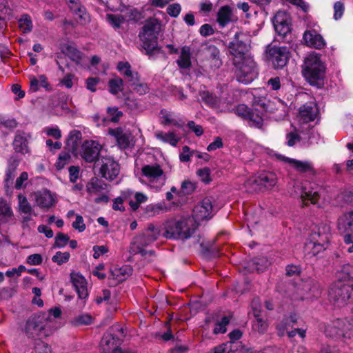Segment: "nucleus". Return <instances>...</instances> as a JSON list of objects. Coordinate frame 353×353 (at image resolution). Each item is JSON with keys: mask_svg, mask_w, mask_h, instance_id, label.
I'll list each match as a JSON object with an SVG mask.
<instances>
[{"mask_svg": "<svg viewBox=\"0 0 353 353\" xmlns=\"http://www.w3.org/2000/svg\"><path fill=\"white\" fill-rule=\"evenodd\" d=\"M236 350L235 345L232 341L214 347L211 353H234Z\"/></svg>", "mask_w": 353, "mask_h": 353, "instance_id": "8fccbe9b", "label": "nucleus"}, {"mask_svg": "<svg viewBox=\"0 0 353 353\" xmlns=\"http://www.w3.org/2000/svg\"><path fill=\"white\" fill-rule=\"evenodd\" d=\"M276 157L279 160L291 165L299 172H314L313 165L309 161H298L294 159L286 157L282 154H276Z\"/></svg>", "mask_w": 353, "mask_h": 353, "instance_id": "5701e85b", "label": "nucleus"}, {"mask_svg": "<svg viewBox=\"0 0 353 353\" xmlns=\"http://www.w3.org/2000/svg\"><path fill=\"white\" fill-rule=\"evenodd\" d=\"M228 50L232 56L233 62L236 61V59L241 60L246 57H250L247 54L248 46L239 39V35L237 33L234 35L233 40L229 43Z\"/></svg>", "mask_w": 353, "mask_h": 353, "instance_id": "4468645a", "label": "nucleus"}, {"mask_svg": "<svg viewBox=\"0 0 353 353\" xmlns=\"http://www.w3.org/2000/svg\"><path fill=\"white\" fill-rule=\"evenodd\" d=\"M353 284L343 281H336L329 290V300L333 305L341 307L347 304L352 297Z\"/></svg>", "mask_w": 353, "mask_h": 353, "instance_id": "6e6552de", "label": "nucleus"}, {"mask_svg": "<svg viewBox=\"0 0 353 353\" xmlns=\"http://www.w3.org/2000/svg\"><path fill=\"white\" fill-rule=\"evenodd\" d=\"M205 54L210 59L212 68H219L222 65V61L219 57V50L215 46H208L205 48Z\"/></svg>", "mask_w": 353, "mask_h": 353, "instance_id": "2f4dec72", "label": "nucleus"}, {"mask_svg": "<svg viewBox=\"0 0 353 353\" xmlns=\"http://www.w3.org/2000/svg\"><path fill=\"white\" fill-rule=\"evenodd\" d=\"M191 54H192L190 47L186 46L182 47L181 49L179 57L176 61L179 68L188 69L191 67Z\"/></svg>", "mask_w": 353, "mask_h": 353, "instance_id": "72a5a7b5", "label": "nucleus"}, {"mask_svg": "<svg viewBox=\"0 0 353 353\" xmlns=\"http://www.w3.org/2000/svg\"><path fill=\"white\" fill-rule=\"evenodd\" d=\"M101 148V145L96 141H85L81 145L80 155L86 162H94L98 159Z\"/></svg>", "mask_w": 353, "mask_h": 353, "instance_id": "f8f14e48", "label": "nucleus"}, {"mask_svg": "<svg viewBox=\"0 0 353 353\" xmlns=\"http://www.w3.org/2000/svg\"><path fill=\"white\" fill-rule=\"evenodd\" d=\"M212 216V201L209 198H205L194 208L191 218L193 219L196 223L199 224L200 221L210 219Z\"/></svg>", "mask_w": 353, "mask_h": 353, "instance_id": "ddd939ff", "label": "nucleus"}, {"mask_svg": "<svg viewBox=\"0 0 353 353\" xmlns=\"http://www.w3.org/2000/svg\"><path fill=\"white\" fill-rule=\"evenodd\" d=\"M337 281H343L352 283L353 277V265L345 264L336 273Z\"/></svg>", "mask_w": 353, "mask_h": 353, "instance_id": "c9c22d12", "label": "nucleus"}, {"mask_svg": "<svg viewBox=\"0 0 353 353\" xmlns=\"http://www.w3.org/2000/svg\"><path fill=\"white\" fill-rule=\"evenodd\" d=\"M119 339L114 335L107 333L103 336L100 347L102 353H110L119 344Z\"/></svg>", "mask_w": 353, "mask_h": 353, "instance_id": "7c9ffc66", "label": "nucleus"}, {"mask_svg": "<svg viewBox=\"0 0 353 353\" xmlns=\"http://www.w3.org/2000/svg\"><path fill=\"white\" fill-rule=\"evenodd\" d=\"M81 139V133L78 130H72L69 134L67 143L72 150H74Z\"/></svg>", "mask_w": 353, "mask_h": 353, "instance_id": "4d7b16f0", "label": "nucleus"}, {"mask_svg": "<svg viewBox=\"0 0 353 353\" xmlns=\"http://www.w3.org/2000/svg\"><path fill=\"white\" fill-rule=\"evenodd\" d=\"M79 19L81 23H85L90 21V16L83 6H80L77 10L73 12Z\"/></svg>", "mask_w": 353, "mask_h": 353, "instance_id": "0e129e2a", "label": "nucleus"}, {"mask_svg": "<svg viewBox=\"0 0 353 353\" xmlns=\"http://www.w3.org/2000/svg\"><path fill=\"white\" fill-rule=\"evenodd\" d=\"M34 201L37 205L43 209H48L51 208L54 203V199L52 194L47 190L35 192Z\"/></svg>", "mask_w": 353, "mask_h": 353, "instance_id": "bb28decb", "label": "nucleus"}, {"mask_svg": "<svg viewBox=\"0 0 353 353\" xmlns=\"http://www.w3.org/2000/svg\"><path fill=\"white\" fill-rule=\"evenodd\" d=\"M230 319L228 316H223L221 321L218 322L215 327L214 328L213 332L215 334H224L226 332V326L228 325Z\"/></svg>", "mask_w": 353, "mask_h": 353, "instance_id": "bf43d9fd", "label": "nucleus"}, {"mask_svg": "<svg viewBox=\"0 0 353 353\" xmlns=\"http://www.w3.org/2000/svg\"><path fill=\"white\" fill-rule=\"evenodd\" d=\"M196 174L201 181L205 183H209L212 180L210 177V170L208 168L198 170Z\"/></svg>", "mask_w": 353, "mask_h": 353, "instance_id": "338daca9", "label": "nucleus"}, {"mask_svg": "<svg viewBox=\"0 0 353 353\" xmlns=\"http://www.w3.org/2000/svg\"><path fill=\"white\" fill-rule=\"evenodd\" d=\"M123 14L127 23L130 21H138L143 18L141 13L136 8L128 9Z\"/></svg>", "mask_w": 353, "mask_h": 353, "instance_id": "6e6d98bb", "label": "nucleus"}, {"mask_svg": "<svg viewBox=\"0 0 353 353\" xmlns=\"http://www.w3.org/2000/svg\"><path fill=\"white\" fill-rule=\"evenodd\" d=\"M99 165L101 176L110 181L114 180L120 172L119 164L110 156L102 157Z\"/></svg>", "mask_w": 353, "mask_h": 353, "instance_id": "9b49d317", "label": "nucleus"}, {"mask_svg": "<svg viewBox=\"0 0 353 353\" xmlns=\"http://www.w3.org/2000/svg\"><path fill=\"white\" fill-rule=\"evenodd\" d=\"M122 196L125 201H128L129 205L134 210H137L140 204L145 203L148 199L145 194L138 192H134L130 189L123 190L122 192Z\"/></svg>", "mask_w": 353, "mask_h": 353, "instance_id": "393cba45", "label": "nucleus"}, {"mask_svg": "<svg viewBox=\"0 0 353 353\" xmlns=\"http://www.w3.org/2000/svg\"><path fill=\"white\" fill-rule=\"evenodd\" d=\"M71 156L69 152H62L60 153L58 160L56 163V167L58 170L63 169L66 165L69 164Z\"/></svg>", "mask_w": 353, "mask_h": 353, "instance_id": "13d9d810", "label": "nucleus"}, {"mask_svg": "<svg viewBox=\"0 0 353 353\" xmlns=\"http://www.w3.org/2000/svg\"><path fill=\"white\" fill-rule=\"evenodd\" d=\"M109 90L113 94H118L123 85V80L119 77L112 79L108 82Z\"/></svg>", "mask_w": 353, "mask_h": 353, "instance_id": "864d4df0", "label": "nucleus"}, {"mask_svg": "<svg viewBox=\"0 0 353 353\" xmlns=\"http://www.w3.org/2000/svg\"><path fill=\"white\" fill-rule=\"evenodd\" d=\"M105 19L107 22L114 29L123 28L128 23L123 13L107 14Z\"/></svg>", "mask_w": 353, "mask_h": 353, "instance_id": "473e14b6", "label": "nucleus"}, {"mask_svg": "<svg viewBox=\"0 0 353 353\" xmlns=\"http://www.w3.org/2000/svg\"><path fill=\"white\" fill-rule=\"evenodd\" d=\"M201 99L209 106L216 108L217 106V99L208 92H203L201 94Z\"/></svg>", "mask_w": 353, "mask_h": 353, "instance_id": "69168bd1", "label": "nucleus"}, {"mask_svg": "<svg viewBox=\"0 0 353 353\" xmlns=\"http://www.w3.org/2000/svg\"><path fill=\"white\" fill-rule=\"evenodd\" d=\"M54 330L50 316L46 313H39L28 319L24 332L29 338L47 337L52 334Z\"/></svg>", "mask_w": 353, "mask_h": 353, "instance_id": "f257e3e1", "label": "nucleus"}, {"mask_svg": "<svg viewBox=\"0 0 353 353\" xmlns=\"http://www.w3.org/2000/svg\"><path fill=\"white\" fill-rule=\"evenodd\" d=\"M9 165H12L9 166L6 170L5 179V187L7 188L12 184L13 180L15 177L17 165H18V162L17 161H12L9 163Z\"/></svg>", "mask_w": 353, "mask_h": 353, "instance_id": "49530a36", "label": "nucleus"}, {"mask_svg": "<svg viewBox=\"0 0 353 353\" xmlns=\"http://www.w3.org/2000/svg\"><path fill=\"white\" fill-rule=\"evenodd\" d=\"M141 172L144 177L141 182L150 189L158 192L165 184L167 177L159 165H145Z\"/></svg>", "mask_w": 353, "mask_h": 353, "instance_id": "0eeeda50", "label": "nucleus"}, {"mask_svg": "<svg viewBox=\"0 0 353 353\" xmlns=\"http://www.w3.org/2000/svg\"><path fill=\"white\" fill-rule=\"evenodd\" d=\"M297 291L299 296L296 299L316 298L320 296L319 285L312 280L308 279L299 284Z\"/></svg>", "mask_w": 353, "mask_h": 353, "instance_id": "a211bd4d", "label": "nucleus"}, {"mask_svg": "<svg viewBox=\"0 0 353 353\" xmlns=\"http://www.w3.org/2000/svg\"><path fill=\"white\" fill-rule=\"evenodd\" d=\"M160 235V230L152 224L143 230L141 233L134 236L130 243V252L133 254H140L142 256L147 254L146 248L157 240Z\"/></svg>", "mask_w": 353, "mask_h": 353, "instance_id": "7ed1b4c3", "label": "nucleus"}, {"mask_svg": "<svg viewBox=\"0 0 353 353\" xmlns=\"http://www.w3.org/2000/svg\"><path fill=\"white\" fill-rule=\"evenodd\" d=\"M196 188V185L194 183L189 181L185 180L181 183V195H188L192 194Z\"/></svg>", "mask_w": 353, "mask_h": 353, "instance_id": "052dcab7", "label": "nucleus"}, {"mask_svg": "<svg viewBox=\"0 0 353 353\" xmlns=\"http://www.w3.org/2000/svg\"><path fill=\"white\" fill-rule=\"evenodd\" d=\"M13 216L10 205L6 200L0 198V223L8 222Z\"/></svg>", "mask_w": 353, "mask_h": 353, "instance_id": "a19ab883", "label": "nucleus"}, {"mask_svg": "<svg viewBox=\"0 0 353 353\" xmlns=\"http://www.w3.org/2000/svg\"><path fill=\"white\" fill-rule=\"evenodd\" d=\"M70 281L79 298L85 299L88 296V290L87 281L84 276L79 272H73L70 274Z\"/></svg>", "mask_w": 353, "mask_h": 353, "instance_id": "412c9836", "label": "nucleus"}, {"mask_svg": "<svg viewBox=\"0 0 353 353\" xmlns=\"http://www.w3.org/2000/svg\"><path fill=\"white\" fill-rule=\"evenodd\" d=\"M255 319H256L252 323L253 330L260 334H263L268 329L266 321L260 318V315L258 317H255Z\"/></svg>", "mask_w": 353, "mask_h": 353, "instance_id": "5fc2aeb1", "label": "nucleus"}, {"mask_svg": "<svg viewBox=\"0 0 353 353\" xmlns=\"http://www.w3.org/2000/svg\"><path fill=\"white\" fill-rule=\"evenodd\" d=\"M268 59L275 68L284 67L290 57L288 48L286 46H270L268 50Z\"/></svg>", "mask_w": 353, "mask_h": 353, "instance_id": "9d476101", "label": "nucleus"}, {"mask_svg": "<svg viewBox=\"0 0 353 353\" xmlns=\"http://www.w3.org/2000/svg\"><path fill=\"white\" fill-rule=\"evenodd\" d=\"M303 39L308 46L313 47L316 49H321L325 45V40L315 29L305 31Z\"/></svg>", "mask_w": 353, "mask_h": 353, "instance_id": "a878e982", "label": "nucleus"}, {"mask_svg": "<svg viewBox=\"0 0 353 353\" xmlns=\"http://www.w3.org/2000/svg\"><path fill=\"white\" fill-rule=\"evenodd\" d=\"M277 182V177L272 172H262L257 176L249 178L245 182V185L249 191L256 190L255 185H263L265 188H271L274 187Z\"/></svg>", "mask_w": 353, "mask_h": 353, "instance_id": "1a4fd4ad", "label": "nucleus"}, {"mask_svg": "<svg viewBox=\"0 0 353 353\" xmlns=\"http://www.w3.org/2000/svg\"><path fill=\"white\" fill-rule=\"evenodd\" d=\"M337 228L342 232L353 234V208L344 212L339 216Z\"/></svg>", "mask_w": 353, "mask_h": 353, "instance_id": "4be33fe9", "label": "nucleus"}, {"mask_svg": "<svg viewBox=\"0 0 353 353\" xmlns=\"http://www.w3.org/2000/svg\"><path fill=\"white\" fill-rule=\"evenodd\" d=\"M327 245L321 243H316V242L310 240L305 245V252L310 257L314 256L324 251L327 248Z\"/></svg>", "mask_w": 353, "mask_h": 353, "instance_id": "79ce46f5", "label": "nucleus"}, {"mask_svg": "<svg viewBox=\"0 0 353 353\" xmlns=\"http://www.w3.org/2000/svg\"><path fill=\"white\" fill-rule=\"evenodd\" d=\"M307 183L303 185L302 183L296 182L295 183L294 195L300 196L303 201H310L312 204H316L320 195L317 190L312 188L307 187Z\"/></svg>", "mask_w": 353, "mask_h": 353, "instance_id": "6ab92c4d", "label": "nucleus"}, {"mask_svg": "<svg viewBox=\"0 0 353 353\" xmlns=\"http://www.w3.org/2000/svg\"><path fill=\"white\" fill-rule=\"evenodd\" d=\"M325 70V67L319 54L312 52L305 59L302 72L311 85H314L319 80L323 79Z\"/></svg>", "mask_w": 353, "mask_h": 353, "instance_id": "20e7f679", "label": "nucleus"}, {"mask_svg": "<svg viewBox=\"0 0 353 353\" xmlns=\"http://www.w3.org/2000/svg\"><path fill=\"white\" fill-rule=\"evenodd\" d=\"M297 316L296 314H291L290 316L284 318L276 325L278 334L283 336L285 332L289 330L290 327H292L297 322Z\"/></svg>", "mask_w": 353, "mask_h": 353, "instance_id": "f704fd0d", "label": "nucleus"}, {"mask_svg": "<svg viewBox=\"0 0 353 353\" xmlns=\"http://www.w3.org/2000/svg\"><path fill=\"white\" fill-rule=\"evenodd\" d=\"M273 25L275 31L281 36H285L291 30V19L285 11H278L274 15Z\"/></svg>", "mask_w": 353, "mask_h": 353, "instance_id": "2eb2a0df", "label": "nucleus"}, {"mask_svg": "<svg viewBox=\"0 0 353 353\" xmlns=\"http://www.w3.org/2000/svg\"><path fill=\"white\" fill-rule=\"evenodd\" d=\"M270 264L269 260L264 256L254 259L250 264V267L252 270H256L257 272L264 271Z\"/></svg>", "mask_w": 353, "mask_h": 353, "instance_id": "c03bdc74", "label": "nucleus"}, {"mask_svg": "<svg viewBox=\"0 0 353 353\" xmlns=\"http://www.w3.org/2000/svg\"><path fill=\"white\" fill-rule=\"evenodd\" d=\"M129 84L132 90L139 95H143L149 92L150 89L147 83L140 81L139 75L137 79L132 81Z\"/></svg>", "mask_w": 353, "mask_h": 353, "instance_id": "a18cd8bd", "label": "nucleus"}, {"mask_svg": "<svg viewBox=\"0 0 353 353\" xmlns=\"http://www.w3.org/2000/svg\"><path fill=\"white\" fill-rule=\"evenodd\" d=\"M70 254L69 252H57L52 258L53 262L57 263L58 265H61L66 263L70 259Z\"/></svg>", "mask_w": 353, "mask_h": 353, "instance_id": "e2e57ef3", "label": "nucleus"}, {"mask_svg": "<svg viewBox=\"0 0 353 353\" xmlns=\"http://www.w3.org/2000/svg\"><path fill=\"white\" fill-rule=\"evenodd\" d=\"M117 69L121 74L126 77L129 83L132 81H134L138 79V72H133L131 70V65L128 62H119L117 65Z\"/></svg>", "mask_w": 353, "mask_h": 353, "instance_id": "e433bc0d", "label": "nucleus"}, {"mask_svg": "<svg viewBox=\"0 0 353 353\" xmlns=\"http://www.w3.org/2000/svg\"><path fill=\"white\" fill-rule=\"evenodd\" d=\"M106 188L107 185L97 179H92L86 185L88 192L92 194H103Z\"/></svg>", "mask_w": 353, "mask_h": 353, "instance_id": "4c0bfd02", "label": "nucleus"}, {"mask_svg": "<svg viewBox=\"0 0 353 353\" xmlns=\"http://www.w3.org/2000/svg\"><path fill=\"white\" fill-rule=\"evenodd\" d=\"M299 114L305 122L314 121L317 114L316 106L312 102L307 103L300 108Z\"/></svg>", "mask_w": 353, "mask_h": 353, "instance_id": "c85d7f7f", "label": "nucleus"}, {"mask_svg": "<svg viewBox=\"0 0 353 353\" xmlns=\"http://www.w3.org/2000/svg\"><path fill=\"white\" fill-rule=\"evenodd\" d=\"M254 108L250 109L244 104L239 105L236 110L238 116L246 119L252 126L261 128L263 124V112L270 110L265 99H255Z\"/></svg>", "mask_w": 353, "mask_h": 353, "instance_id": "f03ea898", "label": "nucleus"}, {"mask_svg": "<svg viewBox=\"0 0 353 353\" xmlns=\"http://www.w3.org/2000/svg\"><path fill=\"white\" fill-rule=\"evenodd\" d=\"M234 72L238 81L248 84L254 81L258 75L256 65L252 57H246L243 59L233 62Z\"/></svg>", "mask_w": 353, "mask_h": 353, "instance_id": "423d86ee", "label": "nucleus"}, {"mask_svg": "<svg viewBox=\"0 0 353 353\" xmlns=\"http://www.w3.org/2000/svg\"><path fill=\"white\" fill-rule=\"evenodd\" d=\"M179 227V220H170L167 221L164 226V236L167 239H187V236L185 235V233L181 232V229H180Z\"/></svg>", "mask_w": 353, "mask_h": 353, "instance_id": "b1692460", "label": "nucleus"}, {"mask_svg": "<svg viewBox=\"0 0 353 353\" xmlns=\"http://www.w3.org/2000/svg\"><path fill=\"white\" fill-rule=\"evenodd\" d=\"M64 52L77 65L82 64L83 55L81 52H79L75 48L68 46L64 50Z\"/></svg>", "mask_w": 353, "mask_h": 353, "instance_id": "de8ad7c7", "label": "nucleus"}, {"mask_svg": "<svg viewBox=\"0 0 353 353\" xmlns=\"http://www.w3.org/2000/svg\"><path fill=\"white\" fill-rule=\"evenodd\" d=\"M160 115L161 118L163 119L162 123L164 125H179L173 112H169L166 110H162L160 112Z\"/></svg>", "mask_w": 353, "mask_h": 353, "instance_id": "09e8293b", "label": "nucleus"}, {"mask_svg": "<svg viewBox=\"0 0 353 353\" xmlns=\"http://www.w3.org/2000/svg\"><path fill=\"white\" fill-rule=\"evenodd\" d=\"M161 30V24L156 19H148L139 34L143 47L148 52L159 50L157 44L158 35Z\"/></svg>", "mask_w": 353, "mask_h": 353, "instance_id": "39448f33", "label": "nucleus"}, {"mask_svg": "<svg viewBox=\"0 0 353 353\" xmlns=\"http://www.w3.org/2000/svg\"><path fill=\"white\" fill-rule=\"evenodd\" d=\"M345 321L346 326L345 327V338L351 339L353 337V316L343 319Z\"/></svg>", "mask_w": 353, "mask_h": 353, "instance_id": "774afa93", "label": "nucleus"}, {"mask_svg": "<svg viewBox=\"0 0 353 353\" xmlns=\"http://www.w3.org/2000/svg\"><path fill=\"white\" fill-rule=\"evenodd\" d=\"M330 228L327 224H321L315 228L310 234V240L327 245L330 239Z\"/></svg>", "mask_w": 353, "mask_h": 353, "instance_id": "aec40b11", "label": "nucleus"}, {"mask_svg": "<svg viewBox=\"0 0 353 353\" xmlns=\"http://www.w3.org/2000/svg\"><path fill=\"white\" fill-rule=\"evenodd\" d=\"M179 228L181 229V232L185 233L187 239H189L195 232L198 227V223L191 217H184L179 219Z\"/></svg>", "mask_w": 353, "mask_h": 353, "instance_id": "c756f323", "label": "nucleus"}, {"mask_svg": "<svg viewBox=\"0 0 353 353\" xmlns=\"http://www.w3.org/2000/svg\"><path fill=\"white\" fill-rule=\"evenodd\" d=\"M13 147L15 152L25 154L28 152V142L26 139L21 135L17 134L13 141Z\"/></svg>", "mask_w": 353, "mask_h": 353, "instance_id": "37998d69", "label": "nucleus"}, {"mask_svg": "<svg viewBox=\"0 0 353 353\" xmlns=\"http://www.w3.org/2000/svg\"><path fill=\"white\" fill-rule=\"evenodd\" d=\"M345 321L343 319H336L325 325L323 332L327 337L335 339H345Z\"/></svg>", "mask_w": 353, "mask_h": 353, "instance_id": "dca6fc26", "label": "nucleus"}, {"mask_svg": "<svg viewBox=\"0 0 353 353\" xmlns=\"http://www.w3.org/2000/svg\"><path fill=\"white\" fill-rule=\"evenodd\" d=\"M18 203L20 213H30L32 212V208L24 195L21 194L18 195Z\"/></svg>", "mask_w": 353, "mask_h": 353, "instance_id": "603ef678", "label": "nucleus"}, {"mask_svg": "<svg viewBox=\"0 0 353 353\" xmlns=\"http://www.w3.org/2000/svg\"><path fill=\"white\" fill-rule=\"evenodd\" d=\"M217 23L221 28L225 27L230 23L235 21V17L232 13V8L228 6H224L220 8L217 12Z\"/></svg>", "mask_w": 353, "mask_h": 353, "instance_id": "cd10ccee", "label": "nucleus"}, {"mask_svg": "<svg viewBox=\"0 0 353 353\" xmlns=\"http://www.w3.org/2000/svg\"><path fill=\"white\" fill-rule=\"evenodd\" d=\"M19 26L23 33L30 32L32 29V23L30 16L23 14L19 20Z\"/></svg>", "mask_w": 353, "mask_h": 353, "instance_id": "3c124183", "label": "nucleus"}, {"mask_svg": "<svg viewBox=\"0 0 353 353\" xmlns=\"http://www.w3.org/2000/svg\"><path fill=\"white\" fill-rule=\"evenodd\" d=\"M287 144L288 146H294L297 142L300 141V137L298 134L297 130L294 128L292 131L286 134Z\"/></svg>", "mask_w": 353, "mask_h": 353, "instance_id": "680f3d73", "label": "nucleus"}, {"mask_svg": "<svg viewBox=\"0 0 353 353\" xmlns=\"http://www.w3.org/2000/svg\"><path fill=\"white\" fill-rule=\"evenodd\" d=\"M155 137L161 141L176 146L180 141V137L176 135L174 132H163L161 131L155 133Z\"/></svg>", "mask_w": 353, "mask_h": 353, "instance_id": "ea45409f", "label": "nucleus"}, {"mask_svg": "<svg viewBox=\"0 0 353 353\" xmlns=\"http://www.w3.org/2000/svg\"><path fill=\"white\" fill-rule=\"evenodd\" d=\"M132 268L130 265H125L120 268H114L112 270V276L118 282H121L127 279L132 274Z\"/></svg>", "mask_w": 353, "mask_h": 353, "instance_id": "58836bf2", "label": "nucleus"}, {"mask_svg": "<svg viewBox=\"0 0 353 353\" xmlns=\"http://www.w3.org/2000/svg\"><path fill=\"white\" fill-rule=\"evenodd\" d=\"M109 134L115 138L118 146L121 149H126L134 145L133 137L128 130L121 128L109 129Z\"/></svg>", "mask_w": 353, "mask_h": 353, "instance_id": "f3484780", "label": "nucleus"}]
</instances>
